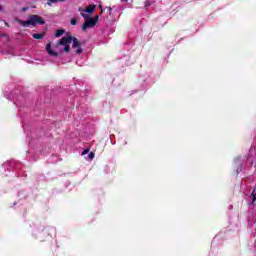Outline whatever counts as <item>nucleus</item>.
Listing matches in <instances>:
<instances>
[{
    "instance_id": "nucleus-2",
    "label": "nucleus",
    "mask_w": 256,
    "mask_h": 256,
    "mask_svg": "<svg viewBox=\"0 0 256 256\" xmlns=\"http://www.w3.org/2000/svg\"><path fill=\"white\" fill-rule=\"evenodd\" d=\"M81 17L84 19V24L82 25V31H87V29H93L97 23H99V15L91 16L87 13H81Z\"/></svg>"
},
{
    "instance_id": "nucleus-11",
    "label": "nucleus",
    "mask_w": 256,
    "mask_h": 256,
    "mask_svg": "<svg viewBox=\"0 0 256 256\" xmlns=\"http://www.w3.org/2000/svg\"><path fill=\"white\" fill-rule=\"evenodd\" d=\"M49 2L47 3V5H49V7H51L52 3H57L58 0H48Z\"/></svg>"
},
{
    "instance_id": "nucleus-6",
    "label": "nucleus",
    "mask_w": 256,
    "mask_h": 256,
    "mask_svg": "<svg viewBox=\"0 0 256 256\" xmlns=\"http://www.w3.org/2000/svg\"><path fill=\"white\" fill-rule=\"evenodd\" d=\"M33 39H43L45 37V33H38L32 35Z\"/></svg>"
},
{
    "instance_id": "nucleus-8",
    "label": "nucleus",
    "mask_w": 256,
    "mask_h": 256,
    "mask_svg": "<svg viewBox=\"0 0 256 256\" xmlns=\"http://www.w3.org/2000/svg\"><path fill=\"white\" fill-rule=\"evenodd\" d=\"M251 199H252V203H255L256 201V193H255V190H253L252 194H251Z\"/></svg>"
},
{
    "instance_id": "nucleus-4",
    "label": "nucleus",
    "mask_w": 256,
    "mask_h": 256,
    "mask_svg": "<svg viewBox=\"0 0 256 256\" xmlns=\"http://www.w3.org/2000/svg\"><path fill=\"white\" fill-rule=\"evenodd\" d=\"M46 51L49 55L52 57H59V53L55 52L53 49H51V43H48L46 45Z\"/></svg>"
},
{
    "instance_id": "nucleus-14",
    "label": "nucleus",
    "mask_w": 256,
    "mask_h": 256,
    "mask_svg": "<svg viewBox=\"0 0 256 256\" xmlns=\"http://www.w3.org/2000/svg\"><path fill=\"white\" fill-rule=\"evenodd\" d=\"M78 11H79V13H85V9H83L81 7L78 8Z\"/></svg>"
},
{
    "instance_id": "nucleus-17",
    "label": "nucleus",
    "mask_w": 256,
    "mask_h": 256,
    "mask_svg": "<svg viewBox=\"0 0 256 256\" xmlns=\"http://www.w3.org/2000/svg\"><path fill=\"white\" fill-rule=\"evenodd\" d=\"M0 11H3V7L2 6H0Z\"/></svg>"
},
{
    "instance_id": "nucleus-10",
    "label": "nucleus",
    "mask_w": 256,
    "mask_h": 256,
    "mask_svg": "<svg viewBox=\"0 0 256 256\" xmlns=\"http://www.w3.org/2000/svg\"><path fill=\"white\" fill-rule=\"evenodd\" d=\"M71 25H77V18H72L70 20Z\"/></svg>"
},
{
    "instance_id": "nucleus-9",
    "label": "nucleus",
    "mask_w": 256,
    "mask_h": 256,
    "mask_svg": "<svg viewBox=\"0 0 256 256\" xmlns=\"http://www.w3.org/2000/svg\"><path fill=\"white\" fill-rule=\"evenodd\" d=\"M88 159L91 161L93 159H95V153L93 152H90L89 155H88Z\"/></svg>"
},
{
    "instance_id": "nucleus-18",
    "label": "nucleus",
    "mask_w": 256,
    "mask_h": 256,
    "mask_svg": "<svg viewBox=\"0 0 256 256\" xmlns=\"http://www.w3.org/2000/svg\"><path fill=\"white\" fill-rule=\"evenodd\" d=\"M27 10V8H22V11H26Z\"/></svg>"
},
{
    "instance_id": "nucleus-13",
    "label": "nucleus",
    "mask_w": 256,
    "mask_h": 256,
    "mask_svg": "<svg viewBox=\"0 0 256 256\" xmlns=\"http://www.w3.org/2000/svg\"><path fill=\"white\" fill-rule=\"evenodd\" d=\"M87 153H89V149H85L82 151V155H87Z\"/></svg>"
},
{
    "instance_id": "nucleus-5",
    "label": "nucleus",
    "mask_w": 256,
    "mask_h": 256,
    "mask_svg": "<svg viewBox=\"0 0 256 256\" xmlns=\"http://www.w3.org/2000/svg\"><path fill=\"white\" fill-rule=\"evenodd\" d=\"M96 5L90 4L87 8H85V13H88L89 15H93L95 13Z\"/></svg>"
},
{
    "instance_id": "nucleus-16",
    "label": "nucleus",
    "mask_w": 256,
    "mask_h": 256,
    "mask_svg": "<svg viewBox=\"0 0 256 256\" xmlns=\"http://www.w3.org/2000/svg\"><path fill=\"white\" fill-rule=\"evenodd\" d=\"M57 1H60L61 3L65 2V0H57Z\"/></svg>"
},
{
    "instance_id": "nucleus-15",
    "label": "nucleus",
    "mask_w": 256,
    "mask_h": 256,
    "mask_svg": "<svg viewBox=\"0 0 256 256\" xmlns=\"http://www.w3.org/2000/svg\"><path fill=\"white\" fill-rule=\"evenodd\" d=\"M129 0H121L122 3H127Z\"/></svg>"
},
{
    "instance_id": "nucleus-12",
    "label": "nucleus",
    "mask_w": 256,
    "mask_h": 256,
    "mask_svg": "<svg viewBox=\"0 0 256 256\" xmlns=\"http://www.w3.org/2000/svg\"><path fill=\"white\" fill-rule=\"evenodd\" d=\"M106 9L109 12V15H111V12L113 11V8H111V6H107Z\"/></svg>"
},
{
    "instance_id": "nucleus-3",
    "label": "nucleus",
    "mask_w": 256,
    "mask_h": 256,
    "mask_svg": "<svg viewBox=\"0 0 256 256\" xmlns=\"http://www.w3.org/2000/svg\"><path fill=\"white\" fill-rule=\"evenodd\" d=\"M20 25H23V27H29L32 25V27H35L38 23V25H45V20L39 16V15H30L29 19L27 21L25 20H17Z\"/></svg>"
},
{
    "instance_id": "nucleus-7",
    "label": "nucleus",
    "mask_w": 256,
    "mask_h": 256,
    "mask_svg": "<svg viewBox=\"0 0 256 256\" xmlns=\"http://www.w3.org/2000/svg\"><path fill=\"white\" fill-rule=\"evenodd\" d=\"M65 34V30L64 29H58L55 33V37H61V35Z\"/></svg>"
},
{
    "instance_id": "nucleus-19",
    "label": "nucleus",
    "mask_w": 256,
    "mask_h": 256,
    "mask_svg": "<svg viewBox=\"0 0 256 256\" xmlns=\"http://www.w3.org/2000/svg\"><path fill=\"white\" fill-rule=\"evenodd\" d=\"M101 13H103V9H101Z\"/></svg>"
},
{
    "instance_id": "nucleus-1",
    "label": "nucleus",
    "mask_w": 256,
    "mask_h": 256,
    "mask_svg": "<svg viewBox=\"0 0 256 256\" xmlns=\"http://www.w3.org/2000/svg\"><path fill=\"white\" fill-rule=\"evenodd\" d=\"M71 43H72V49H76V54L81 55L83 53V48H81V42L77 37L68 35L65 37H62L55 45L56 49H59L61 45L64 47V49H60L61 52L64 51V53H69L71 51Z\"/></svg>"
}]
</instances>
